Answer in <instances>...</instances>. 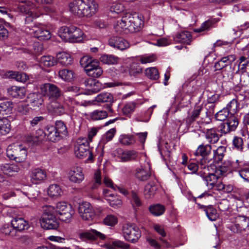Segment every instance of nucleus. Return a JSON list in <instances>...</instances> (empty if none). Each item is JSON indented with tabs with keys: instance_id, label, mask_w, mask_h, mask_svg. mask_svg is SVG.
I'll return each mask as SVG.
<instances>
[{
	"instance_id": "5701e85b",
	"label": "nucleus",
	"mask_w": 249,
	"mask_h": 249,
	"mask_svg": "<svg viewBox=\"0 0 249 249\" xmlns=\"http://www.w3.org/2000/svg\"><path fill=\"white\" fill-rule=\"evenodd\" d=\"M11 224L16 231L19 232L27 230L30 228L28 221L20 217H14L11 221Z\"/></svg>"
},
{
	"instance_id": "680f3d73",
	"label": "nucleus",
	"mask_w": 249,
	"mask_h": 249,
	"mask_svg": "<svg viewBox=\"0 0 249 249\" xmlns=\"http://www.w3.org/2000/svg\"><path fill=\"white\" fill-rule=\"evenodd\" d=\"M118 223L117 217L113 214H107L103 220V223L108 226L113 227Z\"/></svg>"
},
{
	"instance_id": "6e6d98bb",
	"label": "nucleus",
	"mask_w": 249,
	"mask_h": 249,
	"mask_svg": "<svg viewBox=\"0 0 249 249\" xmlns=\"http://www.w3.org/2000/svg\"><path fill=\"white\" fill-rule=\"evenodd\" d=\"M145 74L148 78L153 80H157L159 77L158 70L155 67H150L146 69Z\"/></svg>"
},
{
	"instance_id": "603ef678",
	"label": "nucleus",
	"mask_w": 249,
	"mask_h": 249,
	"mask_svg": "<svg viewBox=\"0 0 249 249\" xmlns=\"http://www.w3.org/2000/svg\"><path fill=\"white\" fill-rule=\"evenodd\" d=\"M20 144L18 143H12L9 145L6 149V153L7 157L11 160H13L15 154L18 152V148Z\"/></svg>"
},
{
	"instance_id": "de8ad7c7",
	"label": "nucleus",
	"mask_w": 249,
	"mask_h": 249,
	"mask_svg": "<svg viewBox=\"0 0 249 249\" xmlns=\"http://www.w3.org/2000/svg\"><path fill=\"white\" fill-rule=\"evenodd\" d=\"M48 194L52 197H57L62 194L60 187L57 184H52L48 189Z\"/></svg>"
},
{
	"instance_id": "7ed1b4c3",
	"label": "nucleus",
	"mask_w": 249,
	"mask_h": 249,
	"mask_svg": "<svg viewBox=\"0 0 249 249\" xmlns=\"http://www.w3.org/2000/svg\"><path fill=\"white\" fill-rule=\"evenodd\" d=\"M221 170L224 173L228 171L237 172L244 180L249 181V163L245 160L227 159L221 166Z\"/></svg>"
},
{
	"instance_id": "f704fd0d",
	"label": "nucleus",
	"mask_w": 249,
	"mask_h": 249,
	"mask_svg": "<svg viewBox=\"0 0 249 249\" xmlns=\"http://www.w3.org/2000/svg\"><path fill=\"white\" fill-rule=\"evenodd\" d=\"M56 60L58 63L63 66L72 64V58L71 54L66 52H61L57 55Z\"/></svg>"
},
{
	"instance_id": "4468645a",
	"label": "nucleus",
	"mask_w": 249,
	"mask_h": 249,
	"mask_svg": "<svg viewBox=\"0 0 249 249\" xmlns=\"http://www.w3.org/2000/svg\"><path fill=\"white\" fill-rule=\"evenodd\" d=\"M116 157L122 162H129L136 160L139 156V153L134 150H123L118 148L116 150Z\"/></svg>"
},
{
	"instance_id": "2f4dec72",
	"label": "nucleus",
	"mask_w": 249,
	"mask_h": 249,
	"mask_svg": "<svg viewBox=\"0 0 249 249\" xmlns=\"http://www.w3.org/2000/svg\"><path fill=\"white\" fill-rule=\"evenodd\" d=\"M158 186L154 181H150L145 186L143 194L145 198H150L154 196Z\"/></svg>"
},
{
	"instance_id": "72a5a7b5",
	"label": "nucleus",
	"mask_w": 249,
	"mask_h": 249,
	"mask_svg": "<svg viewBox=\"0 0 249 249\" xmlns=\"http://www.w3.org/2000/svg\"><path fill=\"white\" fill-rule=\"evenodd\" d=\"M8 94L13 97L23 98L25 95L26 90L23 87L12 86L8 89Z\"/></svg>"
},
{
	"instance_id": "8fccbe9b",
	"label": "nucleus",
	"mask_w": 249,
	"mask_h": 249,
	"mask_svg": "<svg viewBox=\"0 0 249 249\" xmlns=\"http://www.w3.org/2000/svg\"><path fill=\"white\" fill-rule=\"evenodd\" d=\"M89 116L92 120L97 121L106 118L108 114L105 110L96 109L90 112Z\"/></svg>"
},
{
	"instance_id": "9d476101",
	"label": "nucleus",
	"mask_w": 249,
	"mask_h": 249,
	"mask_svg": "<svg viewBox=\"0 0 249 249\" xmlns=\"http://www.w3.org/2000/svg\"><path fill=\"white\" fill-rule=\"evenodd\" d=\"M124 238L132 243L136 242L141 236L139 228L134 224H125L122 228Z\"/></svg>"
},
{
	"instance_id": "09e8293b",
	"label": "nucleus",
	"mask_w": 249,
	"mask_h": 249,
	"mask_svg": "<svg viewBox=\"0 0 249 249\" xmlns=\"http://www.w3.org/2000/svg\"><path fill=\"white\" fill-rule=\"evenodd\" d=\"M95 101L98 103H109L113 102V97L108 92H103L99 94L95 98Z\"/></svg>"
},
{
	"instance_id": "338daca9",
	"label": "nucleus",
	"mask_w": 249,
	"mask_h": 249,
	"mask_svg": "<svg viewBox=\"0 0 249 249\" xmlns=\"http://www.w3.org/2000/svg\"><path fill=\"white\" fill-rule=\"evenodd\" d=\"M116 129L115 128L109 129L103 136L101 142L103 144H105L111 141L114 137Z\"/></svg>"
},
{
	"instance_id": "58836bf2",
	"label": "nucleus",
	"mask_w": 249,
	"mask_h": 249,
	"mask_svg": "<svg viewBox=\"0 0 249 249\" xmlns=\"http://www.w3.org/2000/svg\"><path fill=\"white\" fill-rule=\"evenodd\" d=\"M107 249H129V245L120 240H115L106 245Z\"/></svg>"
},
{
	"instance_id": "69168bd1",
	"label": "nucleus",
	"mask_w": 249,
	"mask_h": 249,
	"mask_svg": "<svg viewBox=\"0 0 249 249\" xmlns=\"http://www.w3.org/2000/svg\"><path fill=\"white\" fill-rule=\"evenodd\" d=\"M230 116L229 111L228 109L223 108L222 109L218 111L215 115L216 119L219 121H224L227 119H228Z\"/></svg>"
},
{
	"instance_id": "f03ea898",
	"label": "nucleus",
	"mask_w": 249,
	"mask_h": 249,
	"mask_svg": "<svg viewBox=\"0 0 249 249\" xmlns=\"http://www.w3.org/2000/svg\"><path fill=\"white\" fill-rule=\"evenodd\" d=\"M142 24V20L137 14L127 13L122 17L120 21H117L114 28L119 33L126 30L132 33L139 31Z\"/></svg>"
},
{
	"instance_id": "3c124183",
	"label": "nucleus",
	"mask_w": 249,
	"mask_h": 249,
	"mask_svg": "<svg viewBox=\"0 0 249 249\" xmlns=\"http://www.w3.org/2000/svg\"><path fill=\"white\" fill-rule=\"evenodd\" d=\"M137 107V104L133 102L127 103L122 109L124 115L130 117Z\"/></svg>"
},
{
	"instance_id": "4d7b16f0",
	"label": "nucleus",
	"mask_w": 249,
	"mask_h": 249,
	"mask_svg": "<svg viewBox=\"0 0 249 249\" xmlns=\"http://www.w3.org/2000/svg\"><path fill=\"white\" fill-rule=\"evenodd\" d=\"M10 130V121L5 117L1 118V135L8 134Z\"/></svg>"
},
{
	"instance_id": "412c9836",
	"label": "nucleus",
	"mask_w": 249,
	"mask_h": 249,
	"mask_svg": "<svg viewBox=\"0 0 249 249\" xmlns=\"http://www.w3.org/2000/svg\"><path fill=\"white\" fill-rule=\"evenodd\" d=\"M219 172H220V174L221 175H223L224 173L223 171H221V166L220 167V169L216 170L214 173H209L208 175L205 176L203 174L199 172L198 175L205 181L207 187L209 189H214V185L218 180Z\"/></svg>"
},
{
	"instance_id": "774afa93",
	"label": "nucleus",
	"mask_w": 249,
	"mask_h": 249,
	"mask_svg": "<svg viewBox=\"0 0 249 249\" xmlns=\"http://www.w3.org/2000/svg\"><path fill=\"white\" fill-rule=\"evenodd\" d=\"M214 23L215 21L213 20H208L204 22L201 27L196 29L194 31L196 32L199 33L208 30L213 26Z\"/></svg>"
},
{
	"instance_id": "37998d69",
	"label": "nucleus",
	"mask_w": 249,
	"mask_h": 249,
	"mask_svg": "<svg viewBox=\"0 0 249 249\" xmlns=\"http://www.w3.org/2000/svg\"><path fill=\"white\" fill-rule=\"evenodd\" d=\"M103 72L102 68L100 66V63H98L88 70L86 73L90 77L93 78H98L100 77Z\"/></svg>"
},
{
	"instance_id": "052dcab7",
	"label": "nucleus",
	"mask_w": 249,
	"mask_h": 249,
	"mask_svg": "<svg viewBox=\"0 0 249 249\" xmlns=\"http://www.w3.org/2000/svg\"><path fill=\"white\" fill-rule=\"evenodd\" d=\"M54 128H56V130L62 137L63 136L67 135L68 133L67 128L63 122L61 121H56Z\"/></svg>"
},
{
	"instance_id": "e2e57ef3",
	"label": "nucleus",
	"mask_w": 249,
	"mask_h": 249,
	"mask_svg": "<svg viewBox=\"0 0 249 249\" xmlns=\"http://www.w3.org/2000/svg\"><path fill=\"white\" fill-rule=\"evenodd\" d=\"M128 71L130 75L134 76L142 73V69L138 63L133 62L130 65Z\"/></svg>"
},
{
	"instance_id": "aec40b11",
	"label": "nucleus",
	"mask_w": 249,
	"mask_h": 249,
	"mask_svg": "<svg viewBox=\"0 0 249 249\" xmlns=\"http://www.w3.org/2000/svg\"><path fill=\"white\" fill-rule=\"evenodd\" d=\"M108 44L110 47L121 51L126 50L130 47V44L127 40L119 36H112L109 38Z\"/></svg>"
},
{
	"instance_id": "5fc2aeb1",
	"label": "nucleus",
	"mask_w": 249,
	"mask_h": 249,
	"mask_svg": "<svg viewBox=\"0 0 249 249\" xmlns=\"http://www.w3.org/2000/svg\"><path fill=\"white\" fill-rule=\"evenodd\" d=\"M119 142L123 145H128L135 142L133 136L130 135H121L119 139Z\"/></svg>"
},
{
	"instance_id": "393cba45",
	"label": "nucleus",
	"mask_w": 249,
	"mask_h": 249,
	"mask_svg": "<svg viewBox=\"0 0 249 249\" xmlns=\"http://www.w3.org/2000/svg\"><path fill=\"white\" fill-rule=\"evenodd\" d=\"M205 135L206 139L210 144L216 143L219 140L220 136L216 128L207 129Z\"/></svg>"
},
{
	"instance_id": "dca6fc26",
	"label": "nucleus",
	"mask_w": 249,
	"mask_h": 249,
	"mask_svg": "<svg viewBox=\"0 0 249 249\" xmlns=\"http://www.w3.org/2000/svg\"><path fill=\"white\" fill-rule=\"evenodd\" d=\"M26 32L39 40H47L51 38L50 32L41 24L34 26L29 32L27 30Z\"/></svg>"
},
{
	"instance_id": "f3484780",
	"label": "nucleus",
	"mask_w": 249,
	"mask_h": 249,
	"mask_svg": "<svg viewBox=\"0 0 249 249\" xmlns=\"http://www.w3.org/2000/svg\"><path fill=\"white\" fill-rule=\"evenodd\" d=\"M40 91L44 96H47L50 98L57 99L61 95V91L59 88L55 85L50 83L41 85Z\"/></svg>"
},
{
	"instance_id": "2eb2a0df",
	"label": "nucleus",
	"mask_w": 249,
	"mask_h": 249,
	"mask_svg": "<svg viewBox=\"0 0 249 249\" xmlns=\"http://www.w3.org/2000/svg\"><path fill=\"white\" fill-rule=\"evenodd\" d=\"M68 178L69 180L74 183L79 184L81 183L85 178V175L82 167L78 166H75L71 167L68 171Z\"/></svg>"
},
{
	"instance_id": "6ab92c4d",
	"label": "nucleus",
	"mask_w": 249,
	"mask_h": 249,
	"mask_svg": "<svg viewBox=\"0 0 249 249\" xmlns=\"http://www.w3.org/2000/svg\"><path fill=\"white\" fill-rule=\"evenodd\" d=\"M146 159V157H145ZM151 166L148 161L145 160V163L141 167L136 169L135 172L136 178L140 180L145 181L151 176Z\"/></svg>"
},
{
	"instance_id": "f8f14e48",
	"label": "nucleus",
	"mask_w": 249,
	"mask_h": 249,
	"mask_svg": "<svg viewBox=\"0 0 249 249\" xmlns=\"http://www.w3.org/2000/svg\"><path fill=\"white\" fill-rule=\"evenodd\" d=\"M85 85L88 90L95 93L105 88L118 86L119 85V83L118 82H108L103 85L99 81L89 78L85 81Z\"/></svg>"
},
{
	"instance_id": "c03bdc74",
	"label": "nucleus",
	"mask_w": 249,
	"mask_h": 249,
	"mask_svg": "<svg viewBox=\"0 0 249 249\" xmlns=\"http://www.w3.org/2000/svg\"><path fill=\"white\" fill-rule=\"evenodd\" d=\"M100 61L106 64L114 65L118 63L119 58L112 54H103L100 58Z\"/></svg>"
},
{
	"instance_id": "0eeeda50",
	"label": "nucleus",
	"mask_w": 249,
	"mask_h": 249,
	"mask_svg": "<svg viewBox=\"0 0 249 249\" xmlns=\"http://www.w3.org/2000/svg\"><path fill=\"white\" fill-rule=\"evenodd\" d=\"M74 154L76 157L83 159L88 157L87 162L92 161L93 155L89 150V142L86 138H79L76 142L74 146Z\"/></svg>"
},
{
	"instance_id": "e433bc0d",
	"label": "nucleus",
	"mask_w": 249,
	"mask_h": 249,
	"mask_svg": "<svg viewBox=\"0 0 249 249\" xmlns=\"http://www.w3.org/2000/svg\"><path fill=\"white\" fill-rule=\"evenodd\" d=\"M49 109L57 115L65 112V107L57 101L53 102L48 107Z\"/></svg>"
},
{
	"instance_id": "9b49d317",
	"label": "nucleus",
	"mask_w": 249,
	"mask_h": 249,
	"mask_svg": "<svg viewBox=\"0 0 249 249\" xmlns=\"http://www.w3.org/2000/svg\"><path fill=\"white\" fill-rule=\"evenodd\" d=\"M78 212L80 217L86 221H91L96 216L94 208L90 203L87 201H84L79 204Z\"/></svg>"
},
{
	"instance_id": "a18cd8bd",
	"label": "nucleus",
	"mask_w": 249,
	"mask_h": 249,
	"mask_svg": "<svg viewBox=\"0 0 249 249\" xmlns=\"http://www.w3.org/2000/svg\"><path fill=\"white\" fill-rule=\"evenodd\" d=\"M104 183L106 186L111 188L114 190H116V189L122 194L124 195H127L128 194V191L123 187L117 186L114 185L112 180L107 177H105L104 178Z\"/></svg>"
},
{
	"instance_id": "bf43d9fd",
	"label": "nucleus",
	"mask_w": 249,
	"mask_h": 249,
	"mask_svg": "<svg viewBox=\"0 0 249 249\" xmlns=\"http://www.w3.org/2000/svg\"><path fill=\"white\" fill-rule=\"evenodd\" d=\"M13 104L11 101H3L1 102V112H3V114H8L12 112L13 108Z\"/></svg>"
},
{
	"instance_id": "a19ab883",
	"label": "nucleus",
	"mask_w": 249,
	"mask_h": 249,
	"mask_svg": "<svg viewBox=\"0 0 249 249\" xmlns=\"http://www.w3.org/2000/svg\"><path fill=\"white\" fill-rule=\"evenodd\" d=\"M148 210L150 213L155 216H159L162 215L165 211V207L162 205L157 204L150 205Z\"/></svg>"
},
{
	"instance_id": "bb28decb",
	"label": "nucleus",
	"mask_w": 249,
	"mask_h": 249,
	"mask_svg": "<svg viewBox=\"0 0 249 249\" xmlns=\"http://www.w3.org/2000/svg\"><path fill=\"white\" fill-rule=\"evenodd\" d=\"M98 63H99V62L97 60L88 55L84 56L80 60V65L84 68L86 72L89 70L92 66H94Z\"/></svg>"
},
{
	"instance_id": "79ce46f5",
	"label": "nucleus",
	"mask_w": 249,
	"mask_h": 249,
	"mask_svg": "<svg viewBox=\"0 0 249 249\" xmlns=\"http://www.w3.org/2000/svg\"><path fill=\"white\" fill-rule=\"evenodd\" d=\"M198 205L200 206V208L204 209V211L207 216L211 221H215L217 219L218 217V214L216 209L211 206L206 207L204 206L200 205L199 204Z\"/></svg>"
},
{
	"instance_id": "ddd939ff",
	"label": "nucleus",
	"mask_w": 249,
	"mask_h": 249,
	"mask_svg": "<svg viewBox=\"0 0 249 249\" xmlns=\"http://www.w3.org/2000/svg\"><path fill=\"white\" fill-rule=\"evenodd\" d=\"M78 236L82 241L84 242L94 241L98 239L105 240L106 238V236L104 234L92 229L80 232Z\"/></svg>"
},
{
	"instance_id": "c756f323",
	"label": "nucleus",
	"mask_w": 249,
	"mask_h": 249,
	"mask_svg": "<svg viewBox=\"0 0 249 249\" xmlns=\"http://www.w3.org/2000/svg\"><path fill=\"white\" fill-rule=\"evenodd\" d=\"M1 170L4 174L12 177L19 171L20 168L15 163L5 164L1 166Z\"/></svg>"
},
{
	"instance_id": "c9c22d12",
	"label": "nucleus",
	"mask_w": 249,
	"mask_h": 249,
	"mask_svg": "<svg viewBox=\"0 0 249 249\" xmlns=\"http://www.w3.org/2000/svg\"><path fill=\"white\" fill-rule=\"evenodd\" d=\"M18 148V152L15 154L13 160L18 163L23 162L27 158V150L20 144Z\"/></svg>"
},
{
	"instance_id": "b1692460",
	"label": "nucleus",
	"mask_w": 249,
	"mask_h": 249,
	"mask_svg": "<svg viewBox=\"0 0 249 249\" xmlns=\"http://www.w3.org/2000/svg\"><path fill=\"white\" fill-rule=\"evenodd\" d=\"M236 57L234 55H229L223 57L220 60L214 64V68L215 71H219L227 67L235 61Z\"/></svg>"
},
{
	"instance_id": "a878e982",
	"label": "nucleus",
	"mask_w": 249,
	"mask_h": 249,
	"mask_svg": "<svg viewBox=\"0 0 249 249\" xmlns=\"http://www.w3.org/2000/svg\"><path fill=\"white\" fill-rule=\"evenodd\" d=\"M45 135L48 140L53 142L58 141L62 137L53 125H47L46 127Z\"/></svg>"
},
{
	"instance_id": "423d86ee",
	"label": "nucleus",
	"mask_w": 249,
	"mask_h": 249,
	"mask_svg": "<svg viewBox=\"0 0 249 249\" xmlns=\"http://www.w3.org/2000/svg\"><path fill=\"white\" fill-rule=\"evenodd\" d=\"M20 11L28 15V18L32 17L33 18H36L43 14H51L54 12L53 8L48 6L43 7L44 11L38 9H35L33 3L30 1L22 2L19 5Z\"/></svg>"
},
{
	"instance_id": "39448f33",
	"label": "nucleus",
	"mask_w": 249,
	"mask_h": 249,
	"mask_svg": "<svg viewBox=\"0 0 249 249\" xmlns=\"http://www.w3.org/2000/svg\"><path fill=\"white\" fill-rule=\"evenodd\" d=\"M58 36L64 40L71 42H81L84 39L83 32L74 26H63L58 32Z\"/></svg>"
},
{
	"instance_id": "4c0bfd02",
	"label": "nucleus",
	"mask_w": 249,
	"mask_h": 249,
	"mask_svg": "<svg viewBox=\"0 0 249 249\" xmlns=\"http://www.w3.org/2000/svg\"><path fill=\"white\" fill-rule=\"evenodd\" d=\"M212 147L210 144H200L196 150L195 154L196 156H201L203 157L210 155L212 151Z\"/></svg>"
},
{
	"instance_id": "c85d7f7f",
	"label": "nucleus",
	"mask_w": 249,
	"mask_h": 249,
	"mask_svg": "<svg viewBox=\"0 0 249 249\" xmlns=\"http://www.w3.org/2000/svg\"><path fill=\"white\" fill-rule=\"evenodd\" d=\"M227 148L226 146L220 145L216 149L213 150V162L219 163L223 160L226 153Z\"/></svg>"
},
{
	"instance_id": "0e129e2a",
	"label": "nucleus",
	"mask_w": 249,
	"mask_h": 249,
	"mask_svg": "<svg viewBox=\"0 0 249 249\" xmlns=\"http://www.w3.org/2000/svg\"><path fill=\"white\" fill-rule=\"evenodd\" d=\"M203 107L200 106H195L191 114L188 117L189 122H193L199 117L200 112L203 110Z\"/></svg>"
},
{
	"instance_id": "20e7f679",
	"label": "nucleus",
	"mask_w": 249,
	"mask_h": 249,
	"mask_svg": "<svg viewBox=\"0 0 249 249\" xmlns=\"http://www.w3.org/2000/svg\"><path fill=\"white\" fill-rule=\"evenodd\" d=\"M55 208L51 205L42 207V214L40 219L41 227L46 230H56L59 227V221L55 215Z\"/></svg>"
},
{
	"instance_id": "13d9d810",
	"label": "nucleus",
	"mask_w": 249,
	"mask_h": 249,
	"mask_svg": "<svg viewBox=\"0 0 249 249\" xmlns=\"http://www.w3.org/2000/svg\"><path fill=\"white\" fill-rule=\"evenodd\" d=\"M107 201L111 207L114 208H119L122 204V201L120 197L115 195L109 198H107Z\"/></svg>"
},
{
	"instance_id": "a211bd4d",
	"label": "nucleus",
	"mask_w": 249,
	"mask_h": 249,
	"mask_svg": "<svg viewBox=\"0 0 249 249\" xmlns=\"http://www.w3.org/2000/svg\"><path fill=\"white\" fill-rule=\"evenodd\" d=\"M29 177L33 184H39L47 179V172L45 170L36 168L31 171Z\"/></svg>"
},
{
	"instance_id": "4be33fe9",
	"label": "nucleus",
	"mask_w": 249,
	"mask_h": 249,
	"mask_svg": "<svg viewBox=\"0 0 249 249\" xmlns=\"http://www.w3.org/2000/svg\"><path fill=\"white\" fill-rule=\"evenodd\" d=\"M238 124L237 118L234 115H230L227 119V122L221 125V131L224 134L233 131L236 129Z\"/></svg>"
},
{
	"instance_id": "cd10ccee",
	"label": "nucleus",
	"mask_w": 249,
	"mask_h": 249,
	"mask_svg": "<svg viewBox=\"0 0 249 249\" xmlns=\"http://www.w3.org/2000/svg\"><path fill=\"white\" fill-rule=\"evenodd\" d=\"M2 76L4 78H10L22 83L25 82L28 79V77L25 73L12 71L6 72Z\"/></svg>"
},
{
	"instance_id": "6e6552de",
	"label": "nucleus",
	"mask_w": 249,
	"mask_h": 249,
	"mask_svg": "<svg viewBox=\"0 0 249 249\" xmlns=\"http://www.w3.org/2000/svg\"><path fill=\"white\" fill-rule=\"evenodd\" d=\"M55 214L59 216V219L63 221L69 222L74 214L72 206L64 201H60L56 203Z\"/></svg>"
},
{
	"instance_id": "1a4fd4ad",
	"label": "nucleus",
	"mask_w": 249,
	"mask_h": 249,
	"mask_svg": "<svg viewBox=\"0 0 249 249\" xmlns=\"http://www.w3.org/2000/svg\"><path fill=\"white\" fill-rule=\"evenodd\" d=\"M231 225L228 228L234 233L245 231L249 226V218L244 215H238L230 219Z\"/></svg>"
},
{
	"instance_id": "49530a36",
	"label": "nucleus",
	"mask_w": 249,
	"mask_h": 249,
	"mask_svg": "<svg viewBox=\"0 0 249 249\" xmlns=\"http://www.w3.org/2000/svg\"><path fill=\"white\" fill-rule=\"evenodd\" d=\"M40 62V64L44 67H51L56 65L57 61L53 56L47 55L42 56Z\"/></svg>"
},
{
	"instance_id": "f257e3e1",
	"label": "nucleus",
	"mask_w": 249,
	"mask_h": 249,
	"mask_svg": "<svg viewBox=\"0 0 249 249\" xmlns=\"http://www.w3.org/2000/svg\"><path fill=\"white\" fill-rule=\"evenodd\" d=\"M69 9L79 18H90L97 13L99 5L96 0H74L69 4Z\"/></svg>"
},
{
	"instance_id": "7c9ffc66",
	"label": "nucleus",
	"mask_w": 249,
	"mask_h": 249,
	"mask_svg": "<svg viewBox=\"0 0 249 249\" xmlns=\"http://www.w3.org/2000/svg\"><path fill=\"white\" fill-rule=\"evenodd\" d=\"M174 39L177 42L190 44L192 40V36L190 32L183 31L178 33L174 37Z\"/></svg>"
},
{
	"instance_id": "ea45409f",
	"label": "nucleus",
	"mask_w": 249,
	"mask_h": 249,
	"mask_svg": "<svg viewBox=\"0 0 249 249\" xmlns=\"http://www.w3.org/2000/svg\"><path fill=\"white\" fill-rule=\"evenodd\" d=\"M59 77L63 80L66 82H70L74 77V72L71 70L64 69L60 70L58 72Z\"/></svg>"
},
{
	"instance_id": "864d4df0",
	"label": "nucleus",
	"mask_w": 249,
	"mask_h": 249,
	"mask_svg": "<svg viewBox=\"0 0 249 249\" xmlns=\"http://www.w3.org/2000/svg\"><path fill=\"white\" fill-rule=\"evenodd\" d=\"M218 94H214L208 98V107H209V109L206 112L208 115L210 116L214 113V103L218 101Z\"/></svg>"
},
{
	"instance_id": "473e14b6",
	"label": "nucleus",
	"mask_w": 249,
	"mask_h": 249,
	"mask_svg": "<svg viewBox=\"0 0 249 249\" xmlns=\"http://www.w3.org/2000/svg\"><path fill=\"white\" fill-rule=\"evenodd\" d=\"M28 100L33 107H39L43 103L41 95L38 93H32L28 96Z\"/></svg>"
}]
</instances>
